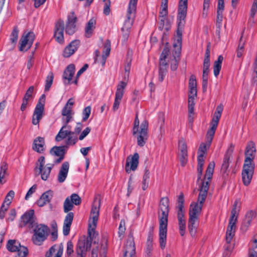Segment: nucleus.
I'll return each mask as SVG.
<instances>
[{
    "instance_id": "f257e3e1",
    "label": "nucleus",
    "mask_w": 257,
    "mask_h": 257,
    "mask_svg": "<svg viewBox=\"0 0 257 257\" xmlns=\"http://www.w3.org/2000/svg\"><path fill=\"white\" fill-rule=\"evenodd\" d=\"M188 0H179L177 16V39L173 43V59L171 60V69L175 71L178 68V61L181 51L182 32L185 24L187 12Z\"/></svg>"
},
{
    "instance_id": "f03ea898",
    "label": "nucleus",
    "mask_w": 257,
    "mask_h": 257,
    "mask_svg": "<svg viewBox=\"0 0 257 257\" xmlns=\"http://www.w3.org/2000/svg\"><path fill=\"white\" fill-rule=\"evenodd\" d=\"M208 191V183L205 182L202 184L198 197L197 202L191 204L189 209V218L188 227L191 236L195 237L198 225L199 216L200 214L203 204L206 198Z\"/></svg>"
},
{
    "instance_id": "7ed1b4c3",
    "label": "nucleus",
    "mask_w": 257,
    "mask_h": 257,
    "mask_svg": "<svg viewBox=\"0 0 257 257\" xmlns=\"http://www.w3.org/2000/svg\"><path fill=\"white\" fill-rule=\"evenodd\" d=\"M169 202L168 197L161 199L160 208L162 211L161 216L159 217V242L160 247L164 249L166 246L168 217L169 213Z\"/></svg>"
},
{
    "instance_id": "20e7f679",
    "label": "nucleus",
    "mask_w": 257,
    "mask_h": 257,
    "mask_svg": "<svg viewBox=\"0 0 257 257\" xmlns=\"http://www.w3.org/2000/svg\"><path fill=\"white\" fill-rule=\"evenodd\" d=\"M138 0H130L126 14V19L121 28L122 35L124 40H127L129 36V32L134 23L137 8Z\"/></svg>"
},
{
    "instance_id": "39448f33",
    "label": "nucleus",
    "mask_w": 257,
    "mask_h": 257,
    "mask_svg": "<svg viewBox=\"0 0 257 257\" xmlns=\"http://www.w3.org/2000/svg\"><path fill=\"white\" fill-rule=\"evenodd\" d=\"M45 157L44 156L40 157L36 163L34 170L37 175H41V179L46 181L50 176L54 164H48L45 166Z\"/></svg>"
},
{
    "instance_id": "423d86ee",
    "label": "nucleus",
    "mask_w": 257,
    "mask_h": 257,
    "mask_svg": "<svg viewBox=\"0 0 257 257\" xmlns=\"http://www.w3.org/2000/svg\"><path fill=\"white\" fill-rule=\"evenodd\" d=\"M49 229L45 225L40 224L35 227L34 229V234L32 237L33 243L37 245H41L46 239Z\"/></svg>"
},
{
    "instance_id": "0eeeda50",
    "label": "nucleus",
    "mask_w": 257,
    "mask_h": 257,
    "mask_svg": "<svg viewBox=\"0 0 257 257\" xmlns=\"http://www.w3.org/2000/svg\"><path fill=\"white\" fill-rule=\"evenodd\" d=\"M100 206V200L99 199L95 198L94 203L93 205L90 216V220L89 223L88 234L91 236V232L94 231L95 227H96L99 214V208Z\"/></svg>"
},
{
    "instance_id": "6e6552de",
    "label": "nucleus",
    "mask_w": 257,
    "mask_h": 257,
    "mask_svg": "<svg viewBox=\"0 0 257 257\" xmlns=\"http://www.w3.org/2000/svg\"><path fill=\"white\" fill-rule=\"evenodd\" d=\"M92 240L90 237L89 238L84 236L79 238L76 246L75 257H86V252L90 248Z\"/></svg>"
},
{
    "instance_id": "1a4fd4ad",
    "label": "nucleus",
    "mask_w": 257,
    "mask_h": 257,
    "mask_svg": "<svg viewBox=\"0 0 257 257\" xmlns=\"http://www.w3.org/2000/svg\"><path fill=\"white\" fill-rule=\"evenodd\" d=\"M36 220L34 210H29L21 217L19 226L21 228L27 227L29 229H32L37 224Z\"/></svg>"
},
{
    "instance_id": "9d476101",
    "label": "nucleus",
    "mask_w": 257,
    "mask_h": 257,
    "mask_svg": "<svg viewBox=\"0 0 257 257\" xmlns=\"http://www.w3.org/2000/svg\"><path fill=\"white\" fill-rule=\"evenodd\" d=\"M7 248L11 252H18V257H26L28 254V249L21 245L20 242L15 239H10L7 244Z\"/></svg>"
},
{
    "instance_id": "9b49d317",
    "label": "nucleus",
    "mask_w": 257,
    "mask_h": 257,
    "mask_svg": "<svg viewBox=\"0 0 257 257\" xmlns=\"http://www.w3.org/2000/svg\"><path fill=\"white\" fill-rule=\"evenodd\" d=\"M45 95L43 94L39 99L35 108L32 118V123L34 125L39 124L40 120L42 118L44 112Z\"/></svg>"
},
{
    "instance_id": "f8f14e48",
    "label": "nucleus",
    "mask_w": 257,
    "mask_h": 257,
    "mask_svg": "<svg viewBox=\"0 0 257 257\" xmlns=\"http://www.w3.org/2000/svg\"><path fill=\"white\" fill-rule=\"evenodd\" d=\"M35 37V36L33 32H25L20 40L19 51H27L28 50L33 44Z\"/></svg>"
},
{
    "instance_id": "ddd939ff",
    "label": "nucleus",
    "mask_w": 257,
    "mask_h": 257,
    "mask_svg": "<svg viewBox=\"0 0 257 257\" xmlns=\"http://www.w3.org/2000/svg\"><path fill=\"white\" fill-rule=\"evenodd\" d=\"M74 103V99L71 98L63 108L61 112L62 121L63 124L68 125V123L71 120L73 112L72 106Z\"/></svg>"
},
{
    "instance_id": "4468645a",
    "label": "nucleus",
    "mask_w": 257,
    "mask_h": 257,
    "mask_svg": "<svg viewBox=\"0 0 257 257\" xmlns=\"http://www.w3.org/2000/svg\"><path fill=\"white\" fill-rule=\"evenodd\" d=\"M236 222L229 220L226 230L225 238L226 244L224 245V248L229 252L231 251L234 247V244L231 243V242L235 235Z\"/></svg>"
},
{
    "instance_id": "2eb2a0df",
    "label": "nucleus",
    "mask_w": 257,
    "mask_h": 257,
    "mask_svg": "<svg viewBox=\"0 0 257 257\" xmlns=\"http://www.w3.org/2000/svg\"><path fill=\"white\" fill-rule=\"evenodd\" d=\"M148 122L144 120L141 124L140 129L136 135H137V143L140 147H143L148 138Z\"/></svg>"
},
{
    "instance_id": "dca6fc26",
    "label": "nucleus",
    "mask_w": 257,
    "mask_h": 257,
    "mask_svg": "<svg viewBox=\"0 0 257 257\" xmlns=\"http://www.w3.org/2000/svg\"><path fill=\"white\" fill-rule=\"evenodd\" d=\"M126 86V83L123 81H120L117 86V89L115 94V99L113 103L112 110L114 111L117 110L120 103L122 98L124 89Z\"/></svg>"
},
{
    "instance_id": "f3484780",
    "label": "nucleus",
    "mask_w": 257,
    "mask_h": 257,
    "mask_svg": "<svg viewBox=\"0 0 257 257\" xmlns=\"http://www.w3.org/2000/svg\"><path fill=\"white\" fill-rule=\"evenodd\" d=\"M139 155L136 153L132 157L129 156L126 159L125 171L130 173L132 171H135L138 166Z\"/></svg>"
},
{
    "instance_id": "a211bd4d",
    "label": "nucleus",
    "mask_w": 257,
    "mask_h": 257,
    "mask_svg": "<svg viewBox=\"0 0 257 257\" xmlns=\"http://www.w3.org/2000/svg\"><path fill=\"white\" fill-rule=\"evenodd\" d=\"M184 195L181 193L178 198V212L177 218L178 219V224H186V221L184 217Z\"/></svg>"
},
{
    "instance_id": "6ab92c4d",
    "label": "nucleus",
    "mask_w": 257,
    "mask_h": 257,
    "mask_svg": "<svg viewBox=\"0 0 257 257\" xmlns=\"http://www.w3.org/2000/svg\"><path fill=\"white\" fill-rule=\"evenodd\" d=\"M64 24L62 20L58 21L54 29V37L56 40L59 43L64 42Z\"/></svg>"
},
{
    "instance_id": "aec40b11",
    "label": "nucleus",
    "mask_w": 257,
    "mask_h": 257,
    "mask_svg": "<svg viewBox=\"0 0 257 257\" xmlns=\"http://www.w3.org/2000/svg\"><path fill=\"white\" fill-rule=\"evenodd\" d=\"M76 21L77 17L75 16L74 13L72 12L71 15L68 17L65 27V32L66 34L72 35L76 32Z\"/></svg>"
},
{
    "instance_id": "412c9836",
    "label": "nucleus",
    "mask_w": 257,
    "mask_h": 257,
    "mask_svg": "<svg viewBox=\"0 0 257 257\" xmlns=\"http://www.w3.org/2000/svg\"><path fill=\"white\" fill-rule=\"evenodd\" d=\"M65 146H54L52 148L50 151V153L53 156L59 157V158L55 160V164L60 163L64 158L65 153Z\"/></svg>"
},
{
    "instance_id": "4be33fe9",
    "label": "nucleus",
    "mask_w": 257,
    "mask_h": 257,
    "mask_svg": "<svg viewBox=\"0 0 257 257\" xmlns=\"http://www.w3.org/2000/svg\"><path fill=\"white\" fill-rule=\"evenodd\" d=\"M80 41L79 40L72 41L63 51V55L64 57L68 58L73 55L80 46Z\"/></svg>"
},
{
    "instance_id": "5701e85b",
    "label": "nucleus",
    "mask_w": 257,
    "mask_h": 257,
    "mask_svg": "<svg viewBox=\"0 0 257 257\" xmlns=\"http://www.w3.org/2000/svg\"><path fill=\"white\" fill-rule=\"evenodd\" d=\"M75 72V66L74 64L69 65L64 71L63 80L64 84L68 85L71 83Z\"/></svg>"
},
{
    "instance_id": "b1692460",
    "label": "nucleus",
    "mask_w": 257,
    "mask_h": 257,
    "mask_svg": "<svg viewBox=\"0 0 257 257\" xmlns=\"http://www.w3.org/2000/svg\"><path fill=\"white\" fill-rule=\"evenodd\" d=\"M170 49L168 46V43H166V45L160 55V62H159V69L167 70L168 63L166 61Z\"/></svg>"
},
{
    "instance_id": "393cba45",
    "label": "nucleus",
    "mask_w": 257,
    "mask_h": 257,
    "mask_svg": "<svg viewBox=\"0 0 257 257\" xmlns=\"http://www.w3.org/2000/svg\"><path fill=\"white\" fill-rule=\"evenodd\" d=\"M136 257V247L133 238H130L127 240L124 257Z\"/></svg>"
},
{
    "instance_id": "a878e982",
    "label": "nucleus",
    "mask_w": 257,
    "mask_h": 257,
    "mask_svg": "<svg viewBox=\"0 0 257 257\" xmlns=\"http://www.w3.org/2000/svg\"><path fill=\"white\" fill-rule=\"evenodd\" d=\"M73 217L74 213L70 212L67 213L65 218L63 226V233L65 236L68 235L69 233L70 226L73 221Z\"/></svg>"
},
{
    "instance_id": "bb28decb",
    "label": "nucleus",
    "mask_w": 257,
    "mask_h": 257,
    "mask_svg": "<svg viewBox=\"0 0 257 257\" xmlns=\"http://www.w3.org/2000/svg\"><path fill=\"white\" fill-rule=\"evenodd\" d=\"M69 169V163L68 162H64L60 168L58 175L57 180L59 183H63L65 181L68 175Z\"/></svg>"
},
{
    "instance_id": "cd10ccee",
    "label": "nucleus",
    "mask_w": 257,
    "mask_h": 257,
    "mask_svg": "<svg viewBox=\"0 0 257 257\" xmlns=\"http://www.w3.org/2000/svg\"><path fill=\"white\" fill-rule=\"evenodd\" d=\"M59 251H61L62 255L63 252V245L62 243L59 245L54 244L51 246L46 252L45 257H57Z\"/></svg>"
},
{
    "instance_id": "c85d7f7f",
    "label": "nucleus",
    "mask_w": 257,
    "mask_h": 257,
    "mask_svg": "<svg viewBox=\"0 0 257 257\" xmlns=\"http://www.w3.org/2000/svg\"><path fill=\"white\" fill-rule=\"evenodd\" d=\"M214 163H210L208 165L207 170L206 171V174L204 177V179L203 182H202L201 185L199 186V192H200V189L202 186V184L205 182H207L208 183V188H209V182L212 178V175L214 172Z\"/></svg>"
},
{
    "instance_id": "c756f323",
    "label": "nucleus",
    "mask_w": 257,
    "mask_h": 257,
    "mask_svg": "<svg viewBox=\"0 0 257 257\" xmlns=\"http://www.w3.org/2000/svg\"><path fill=\"white\" fill-rule=\"evenodd\" d=\"M45 144L44 138L38 137L34 141L33 149L38 153H42L45 150Z\"/></svg>"
},
{
    "instance_id": "7c9ffc66",
    "label": "nucleus",
    "mask_w": 257,
    "mask_h": 257,
    "mask_svg": "<svg viewBox=\"0 0 257 257\" xmlns=\"http://www.w3.org/2000/svg\"><path fill=\"white\" fill-rule=\"evenodd\" d=\"M254 169H243L242 171V179L245 186L248 185L252 179Z\"/></svg>"
},
{
    "instance_id": "2f4dec72",
    "label": "nucleus",
    "mask_w": 257,
    "mask_h": 257,
    "mask_svg": "<svg viewBox=\"0 0 257 257\" xmlns=\"http://www.w3.org/2000/svg\"><path fill=\"white\" fill-rule=\"evenodd\" d=\"M218 124V122H215V121L211 120L210 122V128L207 131L206 136L207 142L208 143V147H209L212 141Z\"/></svg>"
},
{
    "instance_id": "473e14b6",
    "label": "nucleus",
    "mask_w": 257,
    "mask_h": 257,
    "mask_svg": "<svg viewBox=\"0 0 257 257\" xmlns=\"http://www.w3.org/2000/svg\"><path fill=\"white\" fill-rule=\"evenodd\" d=\"M70 129V128L69 125L63 124L58 134L56 136L55 140L57 142H59L66 138L71 132Z\"/></svg>"
},
{
    "instance_id": "72a5a7b5",
    "label": "nucleus",
    "mask_w": 257,
    "mask_h": 257,
    "mask_svg": "<svg viewBox=\"0 0 257 257\" xmlns=\"http://www.w3.org/2000/svg\"><path fill=\"white\" fill-rule=\"evenodd\" d=\"M240 210V202L238 200H236L233 205L232 209L231 211V216L229 220L231 221H237L238 212Z\"/></svg>"
},
{
    "instance_id": "f704fd0d",
    "label": "nucleus",
    "mask_w": 257,
    "mask_h": 257,
    "mask_svg": "<svg viewBox=\"0 0 257 257\" xmlns=\"http://www.w3.org/2000/svg\"><path fill=\"white\" fill-rule=\"evenodd\" d=\"M230 158V154L226 153L225 154L221 168V171L224 175H228V173L229 172L228 167L229 166Z\"/></svg>"
},
{
    "instance_id": "c9c22d12",
    "label": "nucleus",
    "mask_w": 257,
    "mask_h": 257,
    "mask_svg": "<svg viewBox=\"0 0 257 257\" xmlns=\"http://www.w3.org/2000/svg\"><path fill=\"white\" fill-rule=\"evenodd\" d=\"M95 24L96 21L93 19H91L87 23L85 29V35L87 38L92 36Z\"/></svg>"
},
{
    "instance_id": "e433bc0d",
    "label": "nucleus",
    "mask_w": 257,
    "mask_h": 257,
    "mask_svg": "<svg viewBox=\"0 0 257 257\" xmlns=\"http://www.w3.org/2000/svg\"><path fill=\"white\" fill-rule=\"evenodd\" d=\"M110 41L107 40L104 45V51L101 57V63L104 66L106 62L107 57L109 56L110 51Z\"/></svg>"
},
{
    "instance_id": "4c0bfd02",
    "label": "nucleus",
    "mask_w": 257,
    "mask_h": 257,
    "mask_svg": "<svg viewBox=\"0 0 257 257\" xmlns=\"http://www.w3.org/2000/svg\"><path fill=\"white\" fill-rule=\"evenodd\" d=\"M165 121V114L163 112L158 113L157 126L159 127L160 134L162 136L165 133L164 124Z\"/></svg>"
},
{
    "instance_id": "58836bf2",
    "label": "nucleus",
    "mask_w": 257,
    "mask_h": 257,
    "mask_svg": "<svg viewBox=\"0 0 257 257\" xmlns=\"http://www.w3.org/2000/svg\"><path fill=\"white\" fill-rule=\"evenodd\" d=\"M223 60V57L221 55L218 57L217 60L214 63L213 65V73L215 77H217L219 74L221 68V64Z\"/></svg>"
},
{
    "instance_id": "ea45409f",
    "label": "nucleus",
    "mask_w": 257,
    "mask_h": 257,
    "mask_svg": "<svg viewBox=\"0 0 257 257\" xmlns=\"http://www.w3.org/2000/svg\"><path fill=\"white\" fill-rule=\"evenodd\" d=\"M256 217V213L252 210L248 211L245 216L243 223L244 226L248 227L251 224L253 218Z\"/></svg>"
},
{
    "instance_id": "a19ab883",
    "label": "nucleus",
    "mask_w": 257,
    "mask_h": 257,
    "mask_svg": "<svg viewBox=\"0 0 257 257\" xmlns=\"http://www.w3.org/2000/svg\"><path fill=\"white\" fill-rule=\"evenodd\" d=\"M255 153V144L253 142H249L246 148L245 155L254 158Z\"/></svg>"
},
{
    "instance_id": "79ce46f5",
    "label": "nucleus",
    "mask_w": 257,
    "mask_h": 257,
    "mask_svg": "<svg viewBox=\"0 0 257 257\" xmlns=\"http://www.w3.org/2000/svg\"><path fill=\"white\" fill-rule=\"evenodd\" d=\"M77 140V136L71 131L69 135L67 136V139L65 141V144L67 146H73L76 143Z\"/></svg>"
},
{
    "instance_id": "37998d69",
    "label": "nucleus",
    "mask_w": 257,
    "mask_h": 257,
    "mask_svg": "<svg viewBox=\"0 0 257 257\" xmlns=\"http://www.w3.org/2000/svg\"><path fill=\"white\" fill-rule=\"evenodd\" d=\"M197 174H198V179L197 180H200L201 179V176L202 174L203 171V166L204 163V159H202V156H198L197 157Z\"/></svg>"
},
{
    "instance_id": "c03bdc74",
    "label": "nucleus",
    "mask_w": 257,
    "mask_h": 257,
    "mask_svg": "<svg viewBox=\"0 0 257 257\" xmlns=\"http://www.w3.org/2000/svg\"><path fill=\"white\" fill-rule=\"evenodd\" d=\"M223 107L222 104H220L216 107V110L214 113L212 121L219 122V120L221 117V113L223 111Z\"/></svg>"
},
{
    "instance_id": "a18cd8bd",
    "label": "nucleus",
    "mask_w": 257,
    "mask_h": 257,
    "mask_svg": "<svg viewBox=\"0 0 257 257\" xmlns=\"http://www.w3.org/2000/svg\"><path fill=\"white\" fill-rule=\"evenodd\" d=\"M54 79L53 73L52 72H50L49 74L48 75L46 81H45V91H48L49 90Z\"/></svg>"
},
{
    "instance_id": "49530a36",
    "label": "nucleus",
    "mask_w": 257,
    "mask_h": 257,
    "mask_svg": "<svg viewBox=\"0 0 257 257\" xmlns=\"http://www.w3.org/2000/svg\"><path fill=\"white\" fill-rule=\"evenodd\" d=\"M73 207L74 204L71 202L69 197H67L63 204L64 212L68 213L70 211L73 209Z\"/></svg>"
},
{
    "instance_id": "de8ad7c7",
    "label": "nucleus",
    "mask_w": 257,
    "mask_h": 257,
    "mask_svg": "<svg viewBox=\"0 0 257 257\" xmlns=\"http://www.w3.org/2000/svg\"><path fill=\"white\" fill-rule=\"evenodd\" d=\"M19 30L17 26L14 27L10 35L11 42L15 45L18 39Z\"/></svg>"
},
{
    "instance_id": "09e8293b",
    "label": "nucleus",
    "mask_w": 257,
    "mask_h": 257,
    "mask_svg": "<svg viewBox=\"0 0 257 257\" xmlns=\"http://www.w3.org/2000/svg\"><path fill=\"white\" fill-rule=\"evenodd\" d=\"M243 33H242V35ZM245 43V40L243 39L242 35L240 37L239 42L237 50V57L240 58L242 56L243 52L244 51V45Z\"/></svg>"
},
{
    "instance_id": "8fccbe9b",
    "label": "nucleus",
    "mask_w": 257,
    "mask_h": 257,
    "mask_svg": "<svg viewBox=\"0 0 257 257\" xmlns=\"http://www.w3.org/2000/svg\"><path fill=\"white\" fill-rule=\"evenodd\" d=\"M254 158L245 156L243 169H254V165L252 164Z\"/></svg>"
},
{
    "instance_id": "3c124183",
    "label": "nucleus",
    "mask_w": 257,
    "mask_h": 257,
    "mask_svg": "<svg viewBox=\"0 0 257 257\" xmlns=\"http://www.w3.org/2000/svg\"><path fill=\"white\" fill-rule=\"evenodd\" d=\"M53 196V192L52 190H48L44 192L42 195L41 198L46 203H49Z\"/></svg>"
},
{
    "instance_id": "603ef678",
    "label": "nucleus",
    "mask_w": 257,
    "mask_h": 257,
    "mask_svg": "<svg viewBox=\"0 0 257 257\" xmlns=\"http://www.w3.org/2000/svg\"><path fill=\"white\" fill-rule=\"evenodd\" d=\"M179 149L180 151V154H188L187 147L184 140H181L179 141Z\"/></svg>"
},
{
    "instance_id": "864d4df0",
    "label": "nucleus",
    "mask_w": 257,
    "mask_h": 257,
    "mask_svg": "<svg viewBox=\"0 0 257 257\" xmlns=\"http://www.w3.org/2000/svg\"><path fill=\"white\" fill-rule=\"evenodd\" d=\"M71 202L75 205H79L81 202V198L76 193L72 194L69 197Z\"/></svg>"
},
{
    "instance_id": "5fc2aeb1",
    "label": "nucleus",
    "mask_w": 257,
    "mask_h": 257,
    "mask_svg": "<svg viewBox=\"0 0 257 257\" xmlns=\"http://www.w3.org/2000/svg\"><path fill=\"white\" fill-rule=\"evenodd\" d=\"M74 252L73 244L71 240H69L67 243L66 254L68 257H72Z\"/></svg>"
},
{
    "instance_id": "6e6d98bb",
    "label": "nucleus",
    "mask_w": 257,
    "mask_h": 257,
    "mask_svg": "<svg viewBox=\"0 0 257 257\" xmlns=\"http://www.w3.org/2000/svg\"><path fill=\"white\" fill-rule=\"evenodd\" d=\"M91 108L90 106H88L86 107L83 110L82 112V121H85L89 118L90 113H91Z\"/></svg>"
},
{
    "instance_id": "4d7b16f0",
    "label": "nucleus",
    "mask_w": 257,
    "mask_h": 257,
    "mask_svg": "<svg viewBox=\"0 0 257 257\" xmlns=\"http://www.w3.org/2000/svg\"><path fill=\"white\" fill-rule=\"evenodd\" d=\"M7 165L5 162H3L1 166L0 170V183L3 184V179L4 178L6 172L7 170Z\"/></svg>"
},
{
    "instance_id": "13d9d810",
    "label": "nucleus",
    "mask_w": 257,
    "mask_h": 257,
    "mask_svg": "<svg viewBox=\"0 0 257 257\" xmlns=\"http://www.w3.org/2000/svg\"><path fill=\"white\" fill-rule=\"evenodd\" d=\"M14 196L15 192L13 190L10 191L7 195L4 203H6L7 205H10L12 202L11 200L14 198Z\"/></svg>"
},
{
    "instance_id": "bf43d9fd",
    "label": "nucleus",
    "mask_w": 257,
    "mask_h": 257,
    "mask_svg": "<svg viewBox=\"0 0 257 257\" xmlns=\"http://www.w3.org/2000/svg\"><path fill=\"white\" fill-rule=\"evenodd\" d=\"M210 62H203L202 78H208L209 72Z\"/></svg>"
},
{
    "instance_id": "052dcab7",
    "label": "nucleus",
    "mask_w": 257,
    "mask_h": 257,
    "mask_svg": "<svg viewBox=\"0 0 257 257\" xmlns=\"http://www.w3.org/2000/svg\"><path fill=\"white\" fill-rule=\"evenodd\" d=\"M207 151V146L205 144H201L198 149V153L199 154L198 156H202V159H204V155Z\"/></svg>"
},
{
    "instance_id": "680f3d73",
    "label": "nucleus",
    "mask_w": 257,
    "mask_h": 257,
    "mask_svg": "<svg viewBox=\"0 0 257 257\" xmlns=\"http://www.w3.org/2000/svg\"><path fill=\"white\" fill-rule=\"evenodd\" d=\"M139 124H140V121H139V117H138V114L137 113L136 114V117H135V121H134V127H133V135H136L137 134L138 130H139Z\"/></svg>"
},
{
    "instance_id": "e2e57ef3",
    "label": "nucleus",
    "mask_w": 257,
    "mask_h": 257,
    "mask_svg": "<svg viewBox=\"0 0 257 257\" xmlns=\"http://www.w3.org/2000/svg\"><path fill=\"white\" fill-rule=\"evenodd\" d=\"M125 230V221L124 220H121L120 221L119 227H118V235L119 237H120L122 235Z\"/></svg>"
},
{
    "instance_id": "0e129e2a",
    "label": "nucleus",
    "mask_w": 257,
    "mask_h": 257,
    "mask_svg": "<svg viewBox=\"0 0 257 257\" xmlns=\"http://www.w3.org/2000/svg\"><path fill=\"white\" fill-rule=\"evenodd\" d=\"M197 82L194 75H191L189 81V88H196Z\"/></svg>"
},
{
    "instance_id": "69168bd1",
    "label": "nucleus",
    "mask_w": 257,
    "mask_h": 257,
    "mask_svg": "<svg viewBox=\"0 0 257 257\" xmlns=\"http://www.w3.org/2000/svg\"><path fill=\"white\" fill-rule=\"evenodd\" d=\"M91 131V128L89 127L85 128L83 132L81 133L79 137V140H82L84 138L87 136Z\"/></svg>"
},
{
    "instance_id": "338daca9",
    "label": "nucleus",
    "mask_w": 257,
    "mask_h": 257,
    "mask_svg": "<svg viewBox=\"0 0 257 257\" xmlns=\"http://www.w3.org/2000/svg\"><path fill=\"white\" fill-rule=\"evenodd\" d=\"M104 3L103 13L105 15H108L110 12V1H107L106 2H104Z\"/></svg>"
},
{
    "instance_id": "774afa93",
    "label": "nucleus",
    "mask_w": 257,
    "mask_h": 257,
    "mask_svg": "<svg viewBox=\"0 0 257 257\" xmlns=\"http://www.w3.org/2000/svg\"><path fill=\"white\" fill-rule=\"evenodd\" d=\"M257 11V1L254 0L250 10V16L253 17Z\"/></svg>"
}]
</instances>
